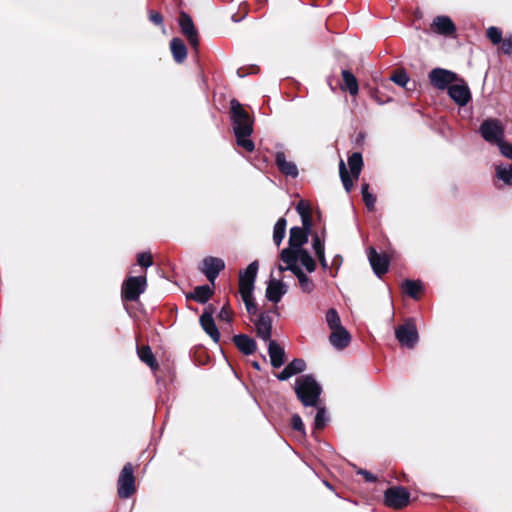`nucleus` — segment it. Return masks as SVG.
<instances>
[{"label":"nucleus","mask_w":512,"mask_h":512,"mask_svg":"<svg viewBox=\"0 0 512 512\" xmlns=\"http://www.w3.org/2000/svg\"><path fill=\"white\" fill-rule=\"evenodd\" d=\"M230 109L237 145L247 152H252L255 149L254 142L250 139L253 133V120L236 99L231 100Z\"/></svg>","instance_id":"nucleus-1"},{"label":"nucleus","mask_w":512,"mask_h":512,"mask_svg":"<svg viewBox=\"0 0 512 512\" xmlns=\"http://www.w3.org/2000/svg\"><path fill=\"white\" fill-rule=\"evenodd\" d=\"M130 272L140 273L138 276H128L122 283L121 296L124 301L134 302L145 292L147 287L146 269L153 264V258H137Z\"/></svg>","instance_id":"nucleus-2"},{"label":"nucleus","mask_w":512,"mask_h":512,"mask_svg":"<svg viewBox=\"0 0 512 512\" xmlns=\"http://www.w3.org/2000/svg\"><path fill=\"white\" fill-rule=\"evenodd\" d=\"M297 211L302 218V226H294L289 231L288 248L281 251L279 256H310V252L303 249V245L308 242L311 231V218L305 212L302 204L297 205Z\"/></svg>","instance_id":"nucleus-3"},{"label":"nucleus","mask_w":512,"mask_h":512,"mask_svg":"<svg viewBox=\"0 0 512 512\" xmlns=\"http://www.w3.org/2000/svg\"><path fill=\"white\" fill-rule=\"evenodd\" d=\"M295 394L305 407H317L322 393V387L311 374L302 375L296 379Z\"/></svg>","instance_id":"nucleus-4"},{"label":"nucleus","mask_w":512,"mask_h":512,"mask_svg":"<svg viewBox=\"0 0 512 512\" xmlns=\"http://www.w3.org/2000/svg\"><path fill=\"white\" fill-rule=\"evenodd\" d=\"M136 492V478L134 466L127 462L120 471L117 480V494L121 499L130 498Z\"/></svg>","instance_id":"nucleus-5"},{"label":"nucleus","mask_w":512,"mask_h":512,"mask_svg":"<svg viewBox=\"0 0 512 512\" xmlns=\"http://www.w3.org/2000/svg\"><path fill=\"white\" fill-rule=\"evenodd\" d=\"M411 494L404 486H391L384 492L385 506L394 510H402L410 504Z\"/></svg>","instance_id":"nucleus-6"},{"label":"nucleus","mask_w":512,"mask_h":512,"mask_svg":"<svg viewBox=\"0 0 512 512\" xmlns=\"http://www.w3.org/2000/svg\"><path fill=\"white\" fill-rule=\"evenodd\" d=\"M395 336L402 346L413 349L419 340L415 321L411 318L406 319L403 324L395 329Z\"/></svg>","instance_id":"nucleus-7"},{"label":"nucleus","mask_w":512,"mask_h":512,"mask_svg":"<svg viewBox=\"0 0 512 512\" xmlns=\"http://www.w3.org/2000/svg\"><path fill=\"white\" fill-rule=\"evenodd\" d=\"M286 263V266L279 265V271L282 273L285 270H290L297 278L299 286L304 293H310L313 291L315 285L302 270L298 264V258H280Z\"/></svg>","instance_id":"nucleus-8"},{"label":"nucleus","mask_w":512,"mask_h":512,"mask_svg":"<svg viewBox=\"0 0 512 512\" xmlns=\"http://www.w3.org/2000/svg\"><path fill=\"white\" fill-rule=\"evenodd\" d=\"M479 131L483 139L488 143L498 146L504 140V128L497 119L483 121Z\"/></svg>","instance_id":"nucleus-9"},{"label":"nucleus","mask_w":512,"mask_h":512,"mask_svg":"<svg viewBox=\"0 0 512 512\" xmlns=\"http://www.w3.org/2000/svg\"><path fill=\"white\" fill-rule=\"evenodd\" d=\"M428 77L431 84L439 90L448 89L452 83L458 81V76L456 73L443 68L432 69Z\"/></svg>","instance_id":"nucleus-10"},{"label":"nucleus","mask_w":512,"mask_h":512,"mask_svg":"<svg viewBox=\"0 0 512 512\" xmlns=\"http://www.w3.org/2000/svg\"><path fill=\"white\" fill-rule=\"evenodd\" d=\"M225 262L222 258H203L198 265L199 271L214 285L219 273L224 270Z\"/></svg>","instance_id":"nucleus-11"},{"label":"nucleus","mask_w":512,"mask_h":512,"mask_svg":"<svg viewBox=\"0 0 512 512\" xmlns=\"http://www.w3.org/2000/svg\"><path fill=\"white\" fill-rule=\"evenodd\" d=\"M259 263L257 260L250 263L247 268L239 274V292L240 294L253 293L254 282L257 276Z\"/></svg>","instance_id":"nucleus-12"},{"label":"nucleus","mask_w":512,"mask_h":512,"mask_svg":"<svg viewBox=\"0 0 512 512\" xmlns=\"http://www.w3.org/2000/svg\"><path fill=\"white\" fill-rule=\"evenodd\" d=\"M214 312L215 308L212 305H209L204 309L199 321L202 329L211 337L214 342L217 343L220 340V332L213 318Z\"/></svg>","instance_id":"nucleus-13"},{"label":"nucleus","mask_w":512,"mask_h":512,"mask_svg":"<svg viewBox=\"0 0 512 512\" xmlns=\"http://www.w3.org/2000/svg\"><path fill=\"white\" fill-rule=\"evenodd\" d=\"M448 94L459 106H465L471 100L470 89L463 80H460V83H452L448 88Z\"/></svg>","instance_id":"nucleus-14"},{"label":"nucleus","mask_w":512,"mask_h":512,"mask_svg":"<svg viewBox=\"0 0 512 512\" xmlns=\"http://www.w3.org/2000/svg\"><path fill=\"white\" fill-rule=\"evenodd\" d=\"M286 293L287 285L282 280L273 278L268 282L266 288V298L269 301L278 303Z\"/></svg>","instance_id":"nucleus-15"},{"label":"nucleus","mask_w":512,"mask_h":512,"mask_svg":"<svg viewBox=\"0 0 512 512\" xmlns=\"http://www.w3.org/2000/svg\"><path fill=\"white\" fill-rule=\"evenodd\" d=\"M431 29L439 35L450 36L455 33L456 26L450 17L442 15L434 18Z\"/></svg>","instance_id":"nucleus-16"},{"label":"nucleus","mask_w":512,"mask_h":512,"mask_svg":"<svg viewBox=\"0 0 512 512\" xmlns=\"http://www.w3.org/2000/svg\"><path fill=\"white\" fill-rule=\"evenodd\" d=\"M179 24L183 34L187 37L191 46L197 48L199 43L198 36L191 17L186 13H181Z\"/></svg>","instance_id":"nucleus-17"},{"label":"nucleus","mask_w":512,"mask_h":512,"mask_svg":"<svg viewBox=\"0 0 512 512\" xmlns=\"http://www.w3.org/2000/svg\"><path fill=\"white\" fill-rule=\"evenodd\" d=\"M329 341L336 349L343 350L350 344L351 335L343 326L338 327L332 330Z\"/></svg>","instance_id":"nucleus-18"},{"label":"nucleus","mask_w":512,"mask_h":512,"mask_svg":"<svg viewBox=\"0 0 512 512\" xmlns=\"http://www.w3.org/2000/svg\"><path fill=\"white\" fill-rule=\"evenodd\" d=\"M257 336L267 341L271 340L272 334V318L267 313H260L255 323Z\"/></svg>","instance_id":"nucleus-19"},{"label":"nucleus","mask_w":512,"mask_h":512,"mask_svg":"<svg viewBox=\"0 0 512 512\" xmlns=\"http://www.w3.org/2000/svg\"><path fill=\"white\" fill-rule=\"evenodd\" d=\"M306 369V362L302 358H295L286 367L277 374L280 381H285L290 377L302 373Z\"/></svg>","instance_id":"nucleus-20"},{"label":"nucleus","mask_w":512,"mask_h":512,"mask_svg":"<svg viewBox=\"0 0 512 512\" xmlns=\"http://www.w3.org/2000/svg\"><path fill=\"white\" fill-rule=\"evenodd\" d=\"M275 162L278 169L286 176L293 178L298 176V168L295 163L287 161L283 151H277L275 154Z\"/></svg>","instance_id":"nucleus-21"},{"label":"nucleus","mask_w":512,"mask_h":512,"mask_svg":"<svg viewBox=\"0 0 512 512\" xmlns=\"http://www.w3.org/2000/svg\"><path fill=\"white\" fill-rule=\"evenodd\" d=\"M232 340L238 350L244 355H251L255 353L257 349L255 340L246 334L235 335Z\"/></svg>","instance_id":"nucleus-22"},{"label":"nucleus","mask_w":512,"mask_h":512,"mask_svg":"<svg viewBox=\"0 0 512 512\" xmlns=\"http://www.w3.org/2000/svg\"><path fill=\"white\" fill-rule=\"evenodd\" d=\"M268 354L270 356L271 365L279 368L285 363V351L276 341L270 340L268 345Z\"/></svg>","instance_id":"nucleus-23"},{"label":"nucleus","mask_w":512,"mask_h":512,"mask_svg":"<svg viewBox=\"0 0 512 512\" xmlns=\"http://www.w3.org/2000/svg\"><path fill=\"white\" fill-rule=\"evenodd\" d=\"M137 355L151 370L156 371L159 369L158 361L149 345H137Z\"/></svg>","instance_id":"nucleus-24"},{"label":"nucleus","mask_w":512,"mask_h":512,"mask_svg":"<svg viewBox=\"0 0 512 512\" xmlns=\"http://www.w3.org/2000/svg\"><path fill=\"white\" fill-rule=\"evenodd\" d=\"M213 294L214 291L209 285H201L195 287L193 292L187 295V299H192L198 303L205 304Z\"/></svg>","instance_id":"nucleus-25"},{"label":"nucleus","mask_w":512,"mask_h":512,"mask_svg":"<svg viewBox=\"0 0 512 512\" xmlns=\"http://www.w3.org/2000/svg\"><path fill=\"white\" fill-rule=\"evenodd\" d=\"M170 49L177 63H182L186 59L187 48L181 39L173 38L170 42Z\"/></svg>","instance_id":"nucleus-26"},{"label":"nucleus","mask_w":512,"mask_h":512,"mask_svg":"<svg viewBox=\"0 0 512 512\" xmlns=\"http://www.w3.org/2000/svg\"><path fill=\"white\" fill-rule=\"evenodd\" d=\"M402 288L409 297L418 300L423 291V284L419 280L407 279L404 281Z\"/></svg>","instance_id":"nucleus-27"},{"label":"nucleus","mask_w":512,"mask_h":512,"mask_svg":"<svg viewBox=\"0 0 512 512\" xmlns=\"http://www.w3.org/2000/svg\"><path fill=\"white\" fill-rule=\"evenodd\" d=\"M369 261L374 273L379 278L388 272L390 258H369Z\"/></svg>","instance_id":"nucleus-28"},{"label":"nucleus","mask_w":512,"mask_h":512,"mask_svg":"<svg viewBox=\"0 0 512 512\" xmlns=\"http://www.w3.org/2000/svg\"><path fill=\"white\" fill-rule=\"evenodd\" d=\"M342 79L344 83L343 89H347L352 96L357 95L359 92V86L356 77L350 71L343 70Z\"/></svg>","instance_id":"nucleus-29"},{"label":"nucleus","mask_w":512,"mask_h":512,"mask_svg":"<svg viewBox=\"0 0 512 512\" xmlns=\"http://www.w3.org/2000/svg\"><path fill=\"white\" fill-rule=\"evenodd\" d=\"M348 165H349L352 176L355 179H358L360 172L362 170V166H363V158H362L361 153L354 152L348 158Z\"/></svg>","instance_id":"nucleus-30"},{"label":"nucleus","mask_w":512,"mask_h":512,"mask_svg":"<svg viewBox=\"0 0 512 512\" xmlns=\"http://www.w3.org/2000/svg\"><path fill=\"white\" fill-rule=\"evenodd\" d=\"M286 225H287V221L283 217L279 218L274 225L273 242L276 246H280V244L282 243V241L285 237Z\"/></svg>","instance_id":"nucleus-31"},{"label":"nucleus","mask_w":512,"mask_h":512,"mask_svg":"<svg viewBox=\"0 0 512 512\" xmlns=\"http://www.w3.org/2000/svg\"><path fill=\"white\" fill-rule=\"evenodd\" d=\"M496 177L505 184H512V165L499 164L495 167Z\"/></svg>","instance_id":"nucleus-32"},{"label":"nucleus","mask_w":512,"mask_h":512,"mask_svg":"<svg viewBox=\"0 0 512 512\" xmlns=\"http://www.w3.org/2000/svg\"><path fill=\"white\" fill-rule=\"evenodd\" d=\"M339 174L346 192L349 193L353 187V181L349 176L346 165L342 159L339 162Z\"/></svg>","instance_id":"nucleus-33"},{"label":"nucleus","mask_w":512,"mask_h":512,"mask_svg":"<svg viewBox=\"0 0 512 512\" xmlns=\"http://www.w3.org/2000/svg\"><path fill=\"white\" fill-rule=\"evenodd\" d=\"M326 322L331 330L342 327L340 316L335 308H330L326 312Z\"/></svg>","instance_id":"nucleus-34"},{"label":"nucleus","mask_w":512,"mask_h":512,"mask_svg":"<svg viewBox=\"0 0 512 512\" xmlns=\"http://www.w3.org/2000/svg\"><path fill=\"white\" fill-rule=\"evenodd\" d=\"M311 245L315 256H325V242L320 235H312Z\"/></svg>","instance_id":"nucleus-35"},{"label":"nucleus","mask_w":512,"mask_h":512,"mask_svg":"<svg viewBox=\"0 0 512 512\" xmlns=\"http://www.w3.org/2000/svg\"><path fill=\"white\" fill-rule=\"evenodd\" d=\"M298 260H301V264L308 272H313L316 269L317 260L320 261L323 267L327 266L326 258H298Z\"/></svg>","instance_id":"nucleus-36"},{"label":"nucleus","mask_w":512,"mask_h":512,"mask_svg":"<svg viewBox=\"0 0 512 512\" xmlns=\"http://www.w3.org/2000/svg\"><path fill=\"white\" fill-rule=\"evenodd\" d=\"M390 80L400 87H406V85L409 83L408 74L403 69L395 71L390 76Z\"/></svg>","instance_id":"nucleus-37"},{"label":"nucleus","mask_w":512,"mask_h":512,"mask_svg":"<svg viewBox=\"0 0 512 512\" xmlns=\"http://www.w3.org/2000/svg\"><path fill=\"white\" fill-rule=\"evenodd\" d=\"M363 201L369 210L374 208L376 197L369 192V184L364 183L361 187Z\"/></svg>","instance_id":"nucleus-38"},{"label":"nucleus","mask_w":512,"mask_h":512,"mask_svg":"<svg viewBox=\"0 0 512 512\" xmlns=\"http://www.w3.org/2000/svg\"><path fill=\"white\" fill-rule=\"evenodd\" d=\"M327 418H326V410L324 407H320L317 410L314 427L317 430H322L326 426Z\"/></svg>","instance_id":"nucleus-39"},{"label":"nucleus","mask_w":512,"mask_h":512,"mask_svg":"<svg viewBox=\"0 0 512 512\" xmlns=\"http://www.w3.org/2000/svg\"><path fill=\"white\" fill-rule=\"evenodd\" d=\"M487 37L489 38V40L494 44V45H497V44H500L501 41H502V31L495 27V26H491L487 29Z\"/></svg>","instance_id":"nucleus-40"},{"label":"nucleus","mask_w":512,"mask_h":512,"mask_svg":"<svg viewBox=\"0 0 512 512\" xmlns=\"http://www.w3.org/2000/svg\"><path fill=\"white\" fill-rule=\"evenodd\" d=\"M241 297H242V300L246 306V310L249 314H252V315H255L257 313V306L256 304L254 303V300H253V295L252 293H249L246 295L245 294H241Z\"/></svg>","instance_id":"nucleus-41"},{"label":"nucleus","mask_w":512,"mask_h":512,"mask_svg":"<svg viewBox=\"0 0 512 512\" xmlns=\"http://www.w3.org/2000/svg\"><path fill=\"white\" fill-rule=\"evenodd\" d=\"M291 427L297 432L305 433L304 423L298 414H294L291 417Z\"/></svg>","instance_id":"nucleus-42"},{"label":"nucleus","mask_w":512,"mask_h":512,"mask_svg":"<svg viewBox=\"0 0 512 512\" xmlns=\"http://www.w3.org/2000/svg\"><path fill=\"white\" fill-rule=\"evenodd\" d=\"M498 148H499V150H500L501 154H502L504 157H506V158H508V159L512 160V144H510V143H508V142H506V141H504V140H503V141L498 145Z\"/></svg>","instance_id":"nucleus-43"},{"label":"nucleus","mask_w":512,"mask_h":512,"mask_svg":"<svg viewBox=\"0 0 512 512\" xmlns=\"http://www.w3.org/2000/svg\"><path fill=\"white\" fill-rule=\"evenodd\" d=\"M219 319L222 321H231L232 319V311L229 308L228 304L224 305L222 309L220 310V313L218 315Z\"/></svg>","instance_id":"nucleus-44"},{"label":"nucleus","mask_w":512,"mask_h":512,"mask_svg":"<svg viewBox=\"0 0 512 512\" xmlns=\"http://www.w3.org/2000/svg\"><path fill=\"white\" fill-rule=\"evenodd\" d=\"M501 49L505 54H511L512 53V35L507 36L504 40L501 41Z\"/></svg>","instance_id":"nucleus-45"},{"label":"nucleus","mask_w":512,"mask_h":512,"mask_svg":"<svg viewBox=\"0 0 512 512\" xmlns=\"http://www.w3.org/2000/svg\"><path fill=\"white\" fill-rule=\"evenodd\" d=\"M357 474L362 475L366 482L374 483L377 481V476H375L374 474L365 469H359L357 471Z\"/></svg>","instance_id":"nucleus-46"},{"label":"nucleus","mask_w":512,"mask_h":512,"mask_svg":"<svg viewBox=\"0 0 512 512\" xmlns=\"http://www.w3.org/2000/svg\"><path fill=\"white\" fill-rule=\"evenodd\" d=\"M149 19L155 25H162V23H163V17L158 12L151 11L150 14H149Z\"/></svg>","instance_id":"nucleus-47"},{"label":"nucleus","mask_w":512,"mask_h":512,"mask_svg":"<svg viewBox=\"0 0 512 512\" xmlns=\"http://www.w3.org/2000/svg\"><path fill=\"white\" fill-rule=\"evenodd\" d=\"M368 256H381V255L378 254V252L376 251V249L374 247H369ZM382 256H386V255L383 254Z\"/></svg>","instance_id":"nucleus-48"},{"label":"nucleus","mask_w":512,"mask_h":512,"mask_svg":"<svg viewBox=\"0 0 512 512\" xmlns=\"http://www.w3.org/2000/svg\"><path fill=\"white\" fill-rule=\"evenodd\" d=\"M252 366H253V368H255L256 370H260V369H261L260 364H259L258 362H256V361H254V362L252 363Z\"/></svg>","instance_id":"nucleus-49"},{"label":"nucleus","mask_w":512,"mask_h":512,"mask_svg":"<svg viewBox=\"0 0 512 512\" xmlns=\"http://www.w3.org/2000/svg\"><path fill=\"white\" fill-rule=\"evenodd\" d=\"M136 256L144 257V256H152V255L150 252H141V253L137 254Z\"/></svg>","instance_id":"nucleus-50"},{"label":"nucleus","mask_w":512,"mask_h":512,"mask_svg":"<svg viewBox=\"0 0 512 512\" xmlns=\"http://www.w3.org/2000/svg\"><path fill=\"white\" fill-rule=\"evenodd\" d=\"M337 260H340V262H341V261H342V258H334V260H333V263H332V264H335V262H336Z\"/></svg>","instance_id":"nucleus-51"}]
</instances>
